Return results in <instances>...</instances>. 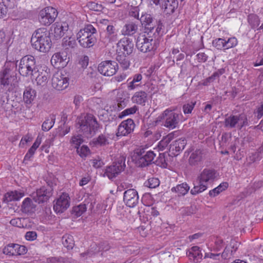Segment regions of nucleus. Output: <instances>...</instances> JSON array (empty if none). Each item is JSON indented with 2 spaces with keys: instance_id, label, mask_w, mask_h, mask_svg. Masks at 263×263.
<instances>
[{
  "instance_id": "f257e3e1",
  "label": "nucleus",
  "mask_w": 263,
  "mask_h": 263,
  "mask_svg": "<svg viewBox=\"0 0 263 263\" xmlns=\"http://www.w3.org/2000/svg\"><path fill=\"white\" fill-rule=\"evenodd\" d=\"M77 128L79 132L87 138L96 135L100 128L96 117L92 114H87L78 117L76 120Z\"/></svg>"
},
{
  "instance_id": "f03ea898",
  "label": "nucleus",
  "mask_w": 263,
  "mask_h": 263,
  "mask_svg": "<svg viewBox=\"0 0 263 263\" xmlns=\"http://www.w3.org/2000/svg\"><path fill=\"white\" fill-rule=\"evenodd\" d=\"M216 177V172L213 169L204 168L198 176L194 183V187L191 190V194L196 195L203 192L208 189V185L212 183Z\"/></svg>"
},
{
  "instance_id": "7ed1b4c3",
  "label": "nucleus",
  "mask_w": 263,
  "mask_h": 263,
  "mask_svg": "<svg viewBox=\"0 0 263 263\" xmlns=\"http://www.w3.org/2000/svg\"><path fill=\"white\" fill-rule=\"evenodd\" d=\"M31 43L33 48L43 52L48 51L52 45L49 33L45 28H39L33 33Z\"/></svg>"
},
{
  "instance_id": "20e7f679",
  "label": "nucleus",
  "mask_w": 263,
  "mask_h": 263,
  "mask_svg": "<svg viewBox=\"0 0 263 263\" xmlns=\"http://www.w3.org/2000/svg\"><path fill=\"white\" fill-rule=\"evenodd\" d=\"M97 33L96 28L91 24H88L77 34V39L81 46L90 48L93 46L97 41L95 35Z\"/></svg>"
},
{
  "instance_id": "39448f33",
  "label": "nucleus",
  "mask_w": 263,
  "mask_h": 263,
  "mask_svg": "<svg viewBox=\"0 0 263 263\" xmlns=\"http://www.w3.org/2000/svg\"><path fill=\"white\" fill-rule=\"evenodd\" d=\"M155 157L153 151L140 147L135 150L132 158L138 167H143L152 164Z\"/></svg>"
},
{
  "instance_id": "423d86ee",
  "label": "nucleus",
  "mask_w": 263,
  "mask_h": 263,
  "mask_svg": "<svg viewBox=\"0 0 263 263\" xmlns=\"http://www.w3.org/2000/svg\"><path fill=\"white\" fill-rule=\"evenodd\" d=\"M35 59L32 55H27L23 57L18 65V71L23 77H32L37 71Z\"/></svg>"
},
{
  "instance_id": "0eeeda50",
  "label": "nucleus",
  "mask_w": 263,
  "mask_h": 263,
  "mask_svg": "<svg viewBox=\"0 0 263 263\" xmlns=\"http://www.w3.org/2000/svg\"><path fill=\"white\" fill-rule=\"evenodd\" d=\"M17 67V64L14 62L6 64L0 72L1 83L4 87H8V90L13 89L12 81L14 80L13 70Z\"/></svg>"
},
{
  "instance_id": "6e6552de",
  "label": "nucleus",
  "mask_w": 263,
  "mask_h": 263,
  "mask_svg": "<svg viewBox=\"0 0 263 263\" xmlns=\"http://www.w3.org/2000/svg\"><path fill=\"white\" fill-rule=\"evenodd\" d=\"M224 126L228 128L241 129L243 126L249 125L247 115L244 113L226 116L223 122Z\"/></svg>"
},
{
  "instance_id": "1a4fd4ad",
  "label": "nucleus",
  "mask_w": 263,
  "mask_h": 263,
  "mask_svg": "<svg viewBox=\"0 0 263 263\" xmlns=\"http://www.w3.org/2000/svg\"><path fill=\"white\" fill-rule=\"evenodd\" d=\"M155 41L151 34H139L137 39L136 46L144 53L151 51L155 49Z\"/></svg>"
},
{
  "instance_id": "9d476101",
  "label": "nucleus",
  "mask_w": 263,
  "mask_h": 263,
  "mask_svg": "<svg viewBox=\"0 0 263 263\" xmlns=\"http://www.w3.org/2000/svg\"><path fill=\"white\" fill-rule=\"evenodd\" d=\"M58 14L57 10L52 7H47L40 11L39 20L44 26H49L53 23Z\"/></svg>"
},
{
  "instance_id": "9b49d317",
  "label": "nucleus",
  "mask_w": 263,
  "mask_h": 263,
  "mask_svg": "<svg viewBox=\"0 0 263 263\" xmlns=\"http://www.w3.org/2000/svg\"><path fill=\"white\" fill-rule=\"evenodd\" d=\"M162 115L165 120L164 126L170 129H174L177 127L182 117L181 114L168 109H166Z\"/></svg>"
},
{
  "instance_id": "f8f14e48",
  "label": "nucleus",
  "mask_w": 263,
  "mask_h": 263,
  "mask_svg": "<svg viewBox=\"0 0 263 263\" xmlns=\"http://www.w3.org/2000/svg\"><path fill=\"white\" fill-rule=\"evenodd\" d=\"M118 69L116 62L112 61H105L102 62L98 66L99 72L104 76L110 77L115 74Z\"/></svg>"
},
{
  "instance_id": "ddd939ff",
  "label": "nucleus",
  "mask_w": 263,
  "mask_h": 263,
  "mask_svg": "<svg viewBox=\"0 0 263 263\" xmlns=\"http://www.w3.org/2000/svg\"><path fill=\"white\" fill-rule=\"evenodd\" d=\"M52 195V189L51 186H42L32 194L33 200L41 203L46 202Z\"/></svg>"
},
{
  "instance_id": "4468645a",
  "label": "nucleus",
  "mask_w": 263,
  "mask_h": 263,
  "mask_svg": "<svg viewBox=\"0 0 263 263\" xmlns=\"http://www.w3.org/2000/svg\"><path fill=\"white\" fill-rule=\"evenodd\" d=\"M52 86L58 90H62L66 88L69 85V79L62 72H56L51 80Z\"/></svg>"
},
{
  "instance_id": "2eb2a0df",
  "label": "nucleus",
  "mask_w": 263,
  "mask_h": 263,
  "mask_svg": "<svg viewBox=\"0 0 263 263\" xmlns=\"http://www.w3.org/2000/svg\"><path fill=\"white\" fill-rule=\"evenodd\" d=\"M135 127V124L133 119H128L124 120L118 126L116 136L117 137L127 136L134 131Z\"/></svg>"
},
{
  "instance_id": "dca6fc26",
  "label": "nucleus",
  "mask_w": 263,
  "mask_h": 263,
  "mask_svg": "<svg viewBox=\"0 0 263 263\" xmlns=\"http://www.w3.org/2000/svg\"><path fill=\"white\" fill-rule=\"evenodd\" d=\"M70 206V197L68 194L63 193L54 204L53 209L57 213H62Z\"/></svg>"
},
{
  "instance_id": "f3484780",
  "label": "nucleus",
  "mask_w": 263,
  "mask_h": 263,
  "mask_svg": "<svg viewBox=\"0 0 263 263\" xmlns=\"http://www.w3.org/2000/svg\"><path fill=\"white\" fill-rule=\"evenodd\" d=\"M123 201L127 206L130 208L135 207L139 202L137 191L134 189L125 191L124 193Z\"/></svg>"
},
{
  "instance_id": "a211bd4d",
  "label": "nucleus",
  "mask_w": 263,
  "mask_h": 263,
  "mask_svg": "<svg viewBox=\"0 0 263 263\" xmlns=\"http://www.w3.org/2000/svg\"><path fill=\"white\" fill-rule=\"evenodd\" d=\"M139 20L144 26V33L152 34V32L157 25V21L154 20L149 14L142 15Z\"/></svg>"
},
{
  "instance_id": "6ab92c4d",
  "label": "nucleus",
  "mask_w": 263,
  "mask_h": 263,
  "mask_svg": "<svg viewBox=\"0 0 263 263\" xmlns=\"http://www.w3.org/2000/svg\"><path fill=\"white\" fill-rule=\"evenodd\" d=\"M101 23L107 26L106 30L107 34V37L104 39L102 42L107 44L109 42L116 41L117 39V31L115 26L107 20H103Z\"/></svg>"
},
{
  "instance_id": "aec40b11",
  "label": "nucleus",
  "mask_w": 263,
  "mask_h": 263,
  "mask_svg": "<svg viewBox=\"0 0 263 263\" xmlns=\"http://www.w3.org/2000/svg\"><path fill=\"white\" fill-rule=\"evenodd\" d=\"M68 62L67 52L61 51L54 53L51 59V64L55 67H63L66 66Z\"/></svg>"
},
{
  "instance_id": "412c9836",
  "label": "nucleus",
  "mask_w": 263,
  "mask_h": 263,
  "mask_svg": "<svg viewBox=\"0 0 263 263\" xmlns=\"http://www.w3.org/2000/svg\"><path fill=\"white\" fill-rule=\"evenodd\" d=\"M117 46L121 51V53L130 55L133 51L134 45L132 40L128 37H124L121 39L117 44Z\"/></svg>"
},
{
  "instance_id": "4be33fe9",
  "label": "nucleus",
  "mask_w": 263,
  "mask_h": 263,
  "mask_svg": "<svg viewBox=\"0 0 263 263\" xmlns=\"http://www.w3.org/2000/svg\"><path fill=\"white\" fill-rule=\"evenodd\" d=\"M32 79H35L37 85L45 86L50 78L49 69L47 71V68L46 70L42 69L40 71L37 69V71L31 77Z\"/></svg>"
},
{
  "instance_id": "5701e85b",
  "label": "nucleus",
  "mask_w": 263,
  "mask_h": 263,
  "mask_svg": "<svg viewBox=\"0 0 263 263\" xmlns=\"http://www.w3.org/2000/svg\"><path fill=\"white\" fill-rule=\"evenodd\" d=\"M36 91L30 86L26 87L23 92V101L26 105H31L36 97Z\"/></svg>"
},
{
  "instance_id": "b1692460",
  "label": "nucleus",
  "mask_w": 263,
  "mask_h": 263,
  "mask_svg": "<svg viewBox=\"0 0 263 263\" xmlns=\"http://www.w3.org/2000/svg\"><path fill=\"white\" fill-rule=\"evenodd\" d=\"M186 255L190 260L194 262H199L202 257L200 249L198 246H194L189 249L186 252Z\"/></svg>"
},
{
  "instance_id": "393cba45",
  "label": "nucleus",
  "mask_w": 263,
  "mask_h": 263,
  "mask_svg": "<svg viewBox=\"0 0 263 263\" xmlns=\"http://www.w3.org/2000/svg\"><path fill=\"white\" fill-rule=\"evenodd\" d=\"M143 76L140 73H136L127 80V88L132 90L141 86Z\"/></svg>"
},
{
  "instance_id": "a878e982",
  "label": "nucleus",
  "mask_w": 263,
  "mask_h": 263,
  "mask_svg": "<svg viewBox=\"0 0 263 263\" xmlns=\"http://www.w3.org/2000/svg\"><path fill=\"white\" fill-rule=\"evenodd\" d=\"M69 26L67 23L62 22L61 24H56L54 27L53 32L56 39H60L65 34L68 32Z\"/></svg>"
},
{
  "instance_id": "bb28decb",
  "label": "nucleus",
  "mask_w": 263,
  "mask_h": 263,
  "mask_svg": "<svg viewBox=\"0 0 263 263\" xmlns=\"http://www.w3.org/2000/svg\"><path fill=\"white\" fill-rule=\"evenodd\" d=\"M124 170V165H116L112 163V165L108 166L105 171V175L110 179L115 178Z\"/></svg>"
},
{
  "instance_id": "cd10ccee",
  "label": "nucleus",
  "mask_w": 263,
  "mask_h": 263,
  "mask_svg": "<svg viewBox=\"0 0 263 263\" xmlns=\"http://www.w3.org/2000/svg\"><path fill=\"white\" fill-rule=\"evenodd\" d=\"M147 93L144 91L136 92L132 97V101L134 103L144 106L147 101Z\"/></svg>"
},
{
  "instance_id": "c85d7f7f",
  "label": "nucleus",
  "mask_w": 263,
  "mask_h": 263,
  "mask_svg": "<svg viewBox=\"0 0 263 263\" xmlns=\"http://www.w3.org/2000/svg\"><path fill=\"white\" fill-rule=\"evenodd\" d=\"M178 5V3L176 0H165L160 7L166 14H171L174 12Z\"/></svg>"
},
{
  "instance_id": "c756f323",
  "label": "nucleus",
  "mask_w": 263,
  "mask_h": 263,
  "mask_svg": "<svg viewBox=\"0 0 263 263\" xmlns=\"http://www.w3.org/2000/svg\"><path fill=\"white\" fill-rule=\"evenodd\" d=\"M109 136L108 134H101L97 138L93 139L92 143L96 146H105L109 145L111 141Z\"/></svg>"
},
{
  "instance_id": "7c9ffc66",
  "label": "nucleus",
  "mask_w": 263,
  "mask_h": 263,
  "mask_svg": "<svg viewBox=\"0 0 263 263\" xmlns=\"http://www.w3.org/2000/svg\"><path fill=\"white\" fill-rule=\"evenodd\" d=\"M203 158V152L201 149H196L193 152L189 159V162L191 165H196L200 162Z\"/></svg>"
},
{
  "instance_id": "2f4dec72",
  "label": "nucleus",
  "mask_w": 263,
  "mask_h": 263,
  "mask_svg": "<svg viewBox=\"0 0 263 263\" xmlns=\"http://www.w3.org/2000/svg\"><path fill=\"white\" fill-rule=\"evenodd\" d=\"M138 29V25L134 22H129L124 26L121 32L124 35L133 36L137 32Z\"/></svg>"
},
{
  "instance_id": "473e14b6",
  "label": "nucleus",
  "mask_w": 263,
  "mask_h": 263,
  "mask_svg": "<svg viewBox=\"0 0 263 263\" xmlns=\"http://www.w3.org/2000/svg\"><path fill=\"white\" fill-rule=\"evenodd\" d=\"M62 45L67 52L70 48H74L77 46V43L74 37L66 36L63 38Z\"/></svg>"
},
{
  "instance_id": "72a5a7b5",
  "label": "nucleus",
  "mask_w": 263,
  "mask_h": 263,
  "mask_svg": "<svg viewBox=\"0 0 263 263\" xmlns=\"http://www.w3.org/2000/svg\"><path fill=\"white\" fill-rule=\"evenodd\" d=\"M128 56V55H126V54L118 52L116 60L119 62L123 69H127L130 65L129 59Z\"/></svg>"
},
{
  "instance_id": "f704fd0d",
  "label": "nucleus",
  "mask_w": 263,
  "mask_h": 263,
  "mask_svg": "<svg viewBox=\"0 0 263 263\" xmlns=\"http://www.w3.org/2000/svg\"><path fill=\"white\" fill-rule=\"evenodd\" d=\"M36 207L33 201L29 198H26L23 201L22 205V209L23 212L27 213L33 212Z\"/></svg>"
},
{
  "instance_id": "c9c22d12",
  "label": "nucleus",
  "mask_w": 263,
  "mask_h": 263,
  "mask_svg": "<svg viewBox=\"0 0 263 263\" xmlns=\"http://www.w3.org/2000/svg\"><path fill=\"white\" fill-rule=\"evenodd\" d=\"M190 186L186 183H182L172 188L171 191L178 194V196H184L187 193Z\"/></svg>"
},
{
  "instance_id": "e433bc0d",
  "label": "nucleus",
  "mask_w": 263,
  "mask_h": 263,
  "mask_svg": "<svg viewBox=\"0 0 263 263\" xmlns=\"http://www.w3.org/2000/svg\"><path fill=\"white\" fill-rule=\"evenodd\" d=\"M55 120V116L53 114L50 115L43 122L42 126V130L45 132L49 130L53 127Z\"/></svg>"
},
{
  "instance_id": "4c0bfd02",
  "label": "nucleus",
  "mask_w": 263,
  "mask_h": 263,
  "mask_svg": "<svg viewBox=\"0 0 263 263\" xmlns=\"http://www.w3.org/2000/svg\"><path fill=\"white\" fill-rule=\"evenodd\" d=\"M24 196V193L23 192L14 191L8 192L5 195V198L7 202H10L13 200H18Z\"/></svg>"
},
{
  "instance_id": "58836bf2",
  "label": "nucleus",
  "mask_w": 263,
  "mask_h": 263,
  "mask_svg": "<svg viewBox=\"0 0 263 263\" xmlns=\"http://www.w3.org/2000/svg\"><path fill=\"white\" fill-rule=\"evenodd\" d=\"M186 144V140L185 139H179L173 142L172 145V150L176 152L182 151Z\"/></svg>"
},
{
  "instance_id": "ea45409f",
  "label": "nucleus",
  "mask_w": 263,
  "mask_h": 263,
  "mask_svg": "<svg viewBox=\"0 0 263 263\" xmlns=\"http://www.w3.org/2000/svg\"><path fill=\"white\" fill-rule=\"evenodd\" d=\"M86 209L85 204H80L72 208L71 214L73 216L78 217L81 216L86 211Z\"/></svg>"
},
{
  "instance_id": "a19ab883",
  "label": "nucleus",
  "mask_w": 263,
  "mask_h": 263,
  "mask_svg": "<svg viewBox=\"0 0 263 263\" xmlns=\"http://www.w3.org/2000/svg\"><path fill=\"white\" fill-rule=\"evenodd\" d=\"M62 243L64 246L68 249H72L74 245L73 236L70 235H65L62 237Z\"/></svg>"
},
{
  "instance_id": "79ce46f5",
  "label": "nucleus",
  "mask_w": 263,
  "mask_h": 263,
  "mask_svg": "<svg viewBox=\"0 0 263 263\" xmlns=\"http://www.w3.org/2000/svg\"><path fill=\"white\" fill-rule=\"evenodd\" d=\"M248 22L251 26V28H256L260 24L259 17L255 14H250L248 16Z\"/></svg>"
},
{
  "instance_id": "37998d69",
  "label": "nucleus",
  "mask_w": 263,
  "mask_h": 263,
  "mask_svg": "<svg viewBox=\"0 0 263 263\" xmlns=\"http://www.w3.org/2000/svg\"><path fill=\"white\" fill-rule=\"evenodd\" d=\"M228 187V183L226 182L221 183L215 189L210 191L209 194L211 197H215L220 192L225 190Z\"/></svg>"
},
{
  "instance_id": "c03bdc74",
  "label": "nucleus",
  "mask_w": 263,
  "mask_h": 263,
  "mask_svg": "<svg viewBox=\"0 0 263 263\" xmlns=\"http://www.w3.org/2000/svg\"><path fill=\"white\" fill-rule=\"evenodd\" d=\"M15 246H17V244L11 243L8 245L3 249L4 254L10 256L16 255V250L17 248H15Z\"/></svg>"
},
{
  "instance_id": "a18cd8bd",
  "label": "nucleus",
  "mask_w": 263,
  "mask_h": 263,
  "mask_svg": "<svg viewBox=\"0 0 263 263\" xmlns=\"http://www.w3.org/2000/svg\"><path fill=\"white\" fill-rule=\"evenodd\" d=\"M138 110V107L136 105H134L132 107L126 108V109L122 111L119 115V118H123L125 116H128L130 115H133Z\"/></svg>"
},
{
  "instance_id": "49530a36",
  "label": "nucleus",
  "mask_w": 263,
  "mask_h": 263,
  "mask_svg": "<svg viewBox=\"0 0 263 263\" xmlns=\"http://www.w3.org/2000/svg\"><path fill=\"white\" fill-rule=\"evenodd\" d=\"M145 186L151 188L155 189L159 186L160 184V181L157 178H150L145 182Z\"/></svg>"
},
{
  "instance_id": "de8ad7c7",
  "label": "nucleus",
  "mask_w": 263,
  "mask_h": 263,
  "mask_svg": "<svg viewBox=\"0 0 263 263\" xmlns=\"http://www.w3.org/2000/svg\"><path fill=\"white\" fill-rule=\"evenodd\" d=\"M99 248V244L98 245L96 243H93L90 246V248L87 252L82 253L81 254V256L85 257L87 255L91 256L96 253H98L100 251H96Z\"/></svg>"
},
{
  "instance_id": "09e8293b",
  "label": "nucleus",
  "mask_w": 263,
  "mask_h": 263,
  "mask_svg": "<svg viewBox=\"0 0 263 263\" xmlns=\"http://www.w3.org/2000/svg\"><path fill=\"white\" fill-rule=\"evenodd\" d=\"M125 160L126 156L124 154H118L116 156V158L115 161L113 162L114 164H116V165H124V168L125 167Z\"/></svg>"
},
{
  "instance_id": "8fccbe9b",
  "label": "nucleus",
  "mask_w": 263,
  "mask_h": 263,
  "mask_svg": "<svg viewBox=\"0 0 263 263\" xmlns=\"http://www.w3.org/2000/svg\"><path fill=\"white\" fill-rule=\"evenodd\" d=\"M212 44L217 49H225L226 40L221 38L216 39L213 41Z\"/></svg>"
},
{
  "instance_id": "3c124183",
  "label": "nucleus",
  "mask_w": 263,
  "mask_h": 263,
  "mask_svg": "<svg viewBox=\"0 0 263 263\" xmlns=\"http://www.w3.org/2000/svg\"><path fill=\"white\" fill-rule=\"evenodd\" d=\"M158 165L161 167L166 168L167 166L165 156L164 153H160L158 159L156 160Z\"/></svg>"
},
{
  "instance_id": "603ef678",
  "label": "nucleus",
  "mask_w": 263,
  "mask_h": 263,
  "mask_svg": "<svg viewBox=\"0 0 263 263\" xmlns=\"http://www.w3.org/2000/svg\"><path fill=\"white\" fill-rule=\"evenodd\" d=\"M237 40L236 37H230L227 41H226L225 49L234 47L237 45Z\"/></svg>"
},
{
  "instance_id": "864d4df0",
  "label": "nucleus",
  "mask_w": 263,
  "mask_h": 263,
  "mask_svg": "<svg viewBox=\"0 0 263 263\" xmlns=\"http://www.w3.org/2000/svg\"><path fill=\"white\" fill-rule=\"evenodd\" d=\"M77 151L81 157H86L89 153V149L86 145H83L81 147H77Z\"/></svg>"
},
{
  "instance_id": "5fc2aeb1",
  "label": "nucleus",
  "mask_w": 263,
  "mask_h": 263,
  "mask_svg": "<svg viewBox=\"0 0 263 263\" xmlns=\"http://www.w3.org/2000/svg\"><path fill=\"white\" fill-rule=\"evenodd\" d=\"M71 143L74 145L76 148L78 147V146H80V144L83 142L81 135L74 136L71 139Z\"/></svg>"
},
{
  "instance_id": "6e6d98bb",
  "label": "nucleus",
  "mask_w": 263,
  "mask_h": 263,
  "mask_svg": "<svg viewBox=\"0 0 263 263\" xmlns=\"http://www.w3.org/2000/svg\"><path fill=\"white\" fill-rule=\"evenodd\" d=\"M195 106V103L193 102H191L190 103H187L184 104L183 106V110L185 114H190L191 113L193 109L194 108Z\"/></svg>"
},
{
  "instance_id": "4d7b16f0",
  "label": "nucleus",
  "mask_w": 263,
  "mask_h": 263,
  "mask_svg": "<svg viewBox=\"0 0 263 263\" xmlns=\"http://www.w3.org/2000/svg\"><path fill=\"white\" fill-rule=\"evenodd\" d=\"M110 246L107 241L101 242L99 243V248L97 251H106L110 249Z\"/></svg>"
},
{
  "instance_id": "13d9d810",
  "label": "nucleus",
  "mask_w": 263,
  "mask_h": 263,
  "mask_svg": "<svg viewBox=\"0 0 263 263\" xmlns=\"http://www.w3.org/2000/svg\"><path fill=\"white\" fill-rule=\"evenodd\" d=\"M37 234L35 231H29L25 234V238L27 240L33 241L36 239Z\"/></svg>"
},
{
  "instance_id": "bf43d9fd",
  "label": "nucleus",
  "mask_w": 263,
  "mask_h": 263,
  "mask_svg": "<svg viewBox=\"0 0 263 263\" xmlns=\"http://www.w3.org/2000/svg\"><path fill=\"white\" fill-rule=\"evenodd\" d=\"M146 211L147 213H149L151 215L154 217H156L159 215V212L156 207L148 206L147 207Z\"/></svg>"
},
{
  "instance_id": "052dcab7",
  "label": "nucleus",
  "mask_w": 263,
  "mask_h": 263,
  "mask_svg": "<svg viewBox=\"0 0 263 263\" xmlns=\"http://www.w3.org/2000/svg\"><path fill=\"white\" fill-rule=\"evenodd\" d=\"M204 258H210L214 260H219L221 258L220 253H207L205 254Z\"/></svg>"
},
{
  "instance_id": "680f3d73",
  "label": "nucleus",
  "mask_w": 263,
  "mask_h": 263,
  "mask_svg": "<svg viewBox=\"0 0 263 263\" xmlns=\"http://www.w3.org/2000/svg\"><path fill=\"white\" fill-rule=\"evenodd\" d=\"M197 59L199 62H205L207 61L208 57L204 52H199L197 55Z\"/></svg>"
},
{
  "instance_id": "e2e57ef3",
  "label": "nucleus",
  "mask_w": 263,
  "mask_h": 263,
  "mask_svg": "<svg viewBox=\"0 0 263 263\" xmlns=\"http://www.w3.org/2000/svg\"><path fill=\"white\" fill-rule=\"evenodd\" d=\"M15 248H17L16 250V255L24 254L26 253V248L24 246L17 244V246H15Z\"/></svg>"
},
{
  "instance_id": "0e129e2a",
  "label": "nucleus",
  "mask_w": 263,
  "mask_h": 263,
  "mask_svg": "<svg viewBox=\"0 0 263 263\" xmlns=\"http://www.w3.org/2000/svg\"><path fill=\"white\" fill-rule=\"evenodd\" d=\"M7 8H12L14 5V0H2V3Z\"/></svg>"
},
{
  "instance_id": "69168bd1",
  "label": "nucleus",
  "mask_w": 263,
  "mask_h": 263,
  "mask_svg": "<svg viewBox=\"0 0 263 263\" xmlns=\"http://www.w3.org/2000/svg\"><path fill=\"white\" fill-rule=\"evenodd\" d=\"M89 58L87 56H84L80 60L79 64L82 68H86L88 64Z\"/></svg>"
},
{
  "instance_id": "338daca9",
  "label": "nucleus",
  "mask_w": 263,
  "mask_h": 263,
  "mask_svg": "<svg viewBox=\"0 0 263 263\" xmlns=\"http://www.w3.org/2000/svg\"><path fill=\"white\" fill-rule=\"evenodd\" d=\"M35 151L36 150L34 148L31 147L25 156L24 160H29L34 155Z\"/></svg>"
},
{
  "instance_id": "774afa93",
  "label": "nucleus",
  "mask_w": 263,
  "mask_h": 263,
  "mask_svg": "<svg viewBox=\"0 0 263 263\" xmlns=\"http://www.w3.org/2000/svg\"><path fill=\"white\" fill-rule=\"evenodd\" d=\"M256 112L258 119H260L263 116V103L257 108Z\"/></svg>"
}]
</instances>
